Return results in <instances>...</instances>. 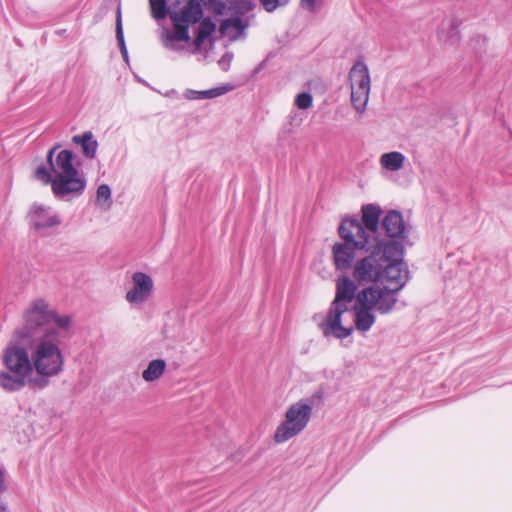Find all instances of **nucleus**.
Returning <instances> with one entry per match:
<instances>
[{"label": "nucleus", "instance_id": "1a4fd4ad", "mask_svg": "<svg viewBox=\"0 0 512 512\" xmlns=\"http://www.w3.org/2000/svg\"><path fill=\"white\" fill-rule=\"evenodd\" d=\"M373 245H376L373 243ZM381 246H373L368 251L370 254L358 260L352 271L353 279L359 284L377 285L383 273L384 243Z\"/></svg>", "mask_w": 512, "mask_h": 512}, {"label": "nucleus", "instance_id": "393cba45", "mask_svg": "<svg viewBox=\"0 0 512 512\" xmlns=\"http://www.w3.org/2000/svg\"><path fill=\"white\" fill-rule=\"evenodd\" d=\"M313 104V98L310 93L303 92L296 96L295 105L302 110L310 108Z\"/></svg>", "mask_w": 512, "mask_h": 512}, {"label": "nucleus", "instance_id": "473e14b6", "mask_svg": "<svg viewBox=\"0 0 512 512\" xmlns=\"http://www.w3.org/2000/svg\"><path fill=\"white\" fill-rule=\"evenodd\" d=\"M5 470L2 466H0V492L5 491Z\"/></svg>", "mask_w": 512, "mask_h": 512}, {"label": "nucleus", "instance_id": "72a5a7b5", "mask_svg": "<svg viewBox=\"0 0 512 512\" xmlns=\"http://www.w3.org/2000/svg\"><path fill=\"white\" fill-rule=\"evenodd\" d=\"M206 39H207V37L202 36V35L197 33V36H196L195 41H194V44H195L196 48L199 49Z\"/></svg>", "mask_w": 512, "mask_h": 512}, {"label": "nucleus", "instance_id": "f03ea898", "mask_svg": "<svg viewBox=\"0 0 512 512\" xmlns=\"http://www.w3.org/2000/svg\"><path fill=\"white\" fill-rule=\"evenodd\" d=\"M60 145L47 153L49 170L45 166L36 169V178L44 184H51L55 197L62 200L79 197L86 188V179L73 164V152L68 149L58 151Z\"/></svg>", "mask_w": 512, "mask_h": 512}, {"label": "nucleus", "instance_id": "5701e85b", "mask_svg": "<svg viewBox=\"0 0 512 512\" xmlns=\"http://www.w3.org/2000/svg\"><path fill=\"white\" fill-rule=\"evenodd\" d=\"M115 30H116V39L119 44L120 52H125L127 50V48H126V44H125V40H124L120 9L117 10Z\"/></svg>", "mask_w": 512, "mask_h": 512}, {"label": "nucleus", "instance_id": "0eeeda50", "mask_svg": "<svg viewBox=\"0 0 512 512\" xmlns=\"http://www.w3.org/2000/svg\"><path fill=\"white\" fill-rule=\"evenodd\" d=\"M382 286L400 292L409 280V271L403 261L404 245L398 240L384 243Z\"/></svg>", "mask_w": 512, "mask_h": 512}, {"label": "nucleus", "instance_id": "f8f14e48", "mask_svg": "<svg viewBox=\"0 0 512 512\" xmlns=\"http://www.w3.org/2000/svg\"><path fill=\"white\" fill-rule=\"evenodd\" d=\"M154 282L151 276L143 272L132 275V287L126 292L125 299L132 305L145 303L153 293Z\"/></svg>", "mask_w": 512, "mask_h": 512}, {"label": "nucleus", "instance_id": "dca6fc26", "mask_svg": "<svg viewBox=\"0 0 512 512\" xmlns=\"http://www.w3.org/2000/svg\"><path fill=\"white\" fill-rule=\"evenodd\" d=\"M72 143L81 146L83 155L88 159H94L96 156L98 142L94 138L91 131H86L82 134L74 135Z\"/></svg>", "mask_w": 512, "mask_h": 512}, {"label": "nucleus", "instance_id": "cd10ccee", "mask_svg": "<svg viewBox=\"0 0 512 512\" xmlns=\"http://www.w3.org/2000/svg\"><path fill=\"white\" fill-rule=\"evenodd\" d=\"M448 26L450 27V33L447 36V41H450L451 43H454L458 40V30H457V24L455 21L450 20L448 22Z\"/></svg>", "mask_w": 512, "mask_h": 512}, {"label": "nucleus", "instance_id": "423d86ee", "mask_svg": "<svg viewBox=\"0 0 512 512\" xmlns=\"http://www.w3.org/2000/svg\"><path fill=\"white\" fill-rule=\"evenodd\" d=\"M343 242L333 245L332 254L337 270L346 271L351 268L355 259V251L365 249L368 251L373 246L363 236V229L357 219H345L338 228Z\"/></svg>", "mask_w": 512, "mask_h": 512}, {"label": "nucleus", "instance_id": "39448f33", "mask_svg": "<svg viewBox=\"0 0 512 512\" xmlns=\"http://www.w3.org/2000/svg\"><path fill=\"white\" fill-rule=\"evenodd\" d=\"M2 363L6 370L0 371V387L7 392L22 390L29 385L33 365L31 354L20 343L13 342L2 351Z\"/></svg>", "mask_w": 512, "mask_h": 512}, {"label": "nucleus", "instance_id": "f704fd0d", "mask_svg": "<svg viewBox=\"0 0 512 512\" xmlns=\"http://www.w3.org/2000/svg\"><path fill=\"white\" fill-rule=\"evenodd\" d=\"M266 62H267V60H266V59H265V60H263L262 62H260V63L258 64V66L255 68V70H254L253 74H254V75L258 74V73H259V72H260V71L265 67Z\"/></svg>", "mask_w": 512, "mask_h": 512}, {"label": "nucleus", "instance_id": "4be33fe9", "mask_svg": "<svg viewBox=\"0 0 512 512\" xmlns=\"http://www.w3.org/2000/svg\"><path fill=\"white\" fill-rule=\"evenodd\" d=\"M231 90V86L223 85L208 90L200 91V99H212L224 95Z\"/></svg>", "mask_w": 512, "mask_h": 512}, {"label": "nucleus", "instance_id": "aec40b11", "mask_svg": "<svg viewBox=\"0 0 512 512\" xmlns=\"http://www.w3.org/2000/svg\"><path fill=\"white\" fill-rule=\"evenodd\" d=\"M111 189L107 184H101L97 188L96 192V201L98 205L103 207L104 209H108L111 205Z\"/></svg>", "mask_w": 512, "mask_h": 512}, {"label": "nucleus", "instance_id": "20e7f679", "mask_svg": "<svg viewBox=\"0 0 512 512\" xmlns=\"http://www.w3.org/2000/svg\"><path fill=\"white\" fill-rule=\"evenodd\" d=\"M357 284L355 280L343 275L336 282V294L332 301L325 319L319 324L325 337H334L336 339H345L353 332L352 325H344L345 315L353 314L349 308L354 300L357 303Z\"/></svg>", "mask_w": 512, "mask_h": 512}, {"label": "nucleus", "instance_id": "9d476101", "mask_svg": "<svg viewBox=\"0 0 512 512\" xmlns=\"http://www.w3.org/2000/svg\"><path fill=\"white\" fill-rule=\"evenodd\" d=\"M349 79L351 102L357 112L363 113L370 93V75L367 65L362 61L356 62L350 70Z\"/></svg>", "mask_w": 512, "mask_h": 512}, {"label": "nucleus", "instance_id": "6ab92c4d", "mask_svg": "<svg viewBox=\"0 0 512 512\" xmlns=\"http://www.w3.org/2000/svg\"><path fill=\"white\" fill-rule=\"evenodd\" d=\"M174 26V33L169 36L170 40H174L177 42H188L190 40L189 36V25L180 23V22H172Z\"/></svg>", "mask_w": 512, "mask_h": 512}, {"label": "nucleus", "instance_id": "a211bd4d", "mask_svg": "<svg viewBox=\"0 0 512 512\" xmlns=\"http://www.w3.org/2000/svg\"><path fill=\"white\" fill-rule=\"evenodd\" d=\"M166 369V362L163 359L152 360L148 367L142 372V378L147 382L159 379Z\"/></svg>", "mask_w": 512, "mask_h": 512}, {"label": "nucleus", "instance_id": "a878e982", "mask_svg": "<svg viewBox=\"0 0 512 512\" xmlns=\"http://www.w3.org/2000/svg\"><path fill=\"white\" fill-rule=\"evenodd\" d=\"M264 9L271 13L279 7H284L289 3V0H260Z\"/></svg>", "mask_w": 512, "mask_h": 512}, {"label": "nucleus", "instance_id": "4468645a", "mask_svg": "<svg viewBox=\"0 0 512 512\" xmlns=\"http://www.w3.org/2000/svg\"><path fill=\"white\" fill-rule=\"evenodd\" d=\"M381 228L392 239L405 240L409 234V228L406 226L402 214L396 210L389 211L383 217Z\"/></svg>", "mask_w": 512, "mask_h": 512}, {"label": "nucleus", "instance_id": "f257e3e1", "mask_svg": "<svg viewBox=\"0 0 512 512\" xmlns=\"http://www.w3.org/2000/svg\"><path fill=\"white\" fill-rule=\"evenodd\" d=\"M23 320L15 336L29 346L33 370L38 375L29 380V387L43 389L49 384L48 378L63 371L61 344L70 337L71 317L58 315L45 299L38 298L26 308Z\"/></svg>", "mask_w": 512, "mask_h": 512}, {"label": "nucleus", "instance_id": "2f4dec72", "mask_svg": "<svg viewBox=\"0 0 512 512\" xmlns=\"http://www.w3.org/2000/svg\"><path fill=\"white\" fill-rule=\"evenodd\" d=\"M232 59V56L228 55V54H225L221 60L219 61V64L222 66V68L224 70H227L228 69V66H229V63Z\"/></svg>", "mask_w": 512, "mask_h": 512}, {"label": "nucleus", "instance_id": "ddd939ff", "mask_svg": "<svg viewBox=\"0 0 512 512\" xmlns=\"http://www.w3.org/2000/svg\"><path fill=\"white\" fill-rule=\"evenodd\" d=\"M381 214V209L379 206L374 204H367L362 207V222L358 220V224L363 229V236L367 238L368 243L372 246L373 243L376 246H381L380 244L386 243L379 239L378 236V227H379V218Z\"/></svg>", "mask_w": 512, "mask_h": 512}, {"label": "nucleus", "instance_id": "c85d7f7f", "mask_svg": "<svg viewBox=\"0 0 512 512\" xmlns=\"http://www.w3.org/2000/svg\"><path fill=\"white\" fill-rule=\"evenodd\" d=\"M225 24L232 26L238 30H243L245 28L243 21L240 17H234L225 21Z\"/></svg>", "mask_w": 512, "mask_h": 512}, {"label": "nucleus", "instance_id": "6e6552de", "mask_svg": "<svg viewBox=\"0 0 512 512\" xmlns=\"http://www.w3.org/2000/svg\"><path fill=\"white\" fill-rule=\"evenodd\" d=\"M312 406L307 400L292 404L285 413V420L277 427L274 440L284 443L300 434L309 423Z\"/></svg>", "mask_w": 512, "mask_h": 512}, {"label": "nucleus", "instance_id": "7c9ffc66", "mask_svg": "<svg viewBox=\"0 0 512 512\" xmlns=\"http://www.w3.org/2000/svg\"><path fill=\"white\" fill-rule=\"evenodd\" d=\"M199 93H200V91L187 90L186 93H185V96H186L187 99H190V100H200Z\"/></svg>", "mask_w": 512, "mask_h": 512}, {"label": "nucleus", "instance_id": "c9c22d12", "mask_svg": "<svg viewBox=\"0 0 512 512\" xmlns=\"http://www.w3.org/2000/svg\"><path fill=\"white\" fill-rule=\"evenodd\" d=\"M0 512H10L7 504L2 500H0Z\"/></svg>", "mask_w": 512, "mask_h": 512}, {"label": "nucleus", "instance_id": "bb28decb", "mask_svg": "<svg viewBox=\"0 0 512 512\" xmlns=\"http://www.w3.org/2000/svg\"><path fill=\"white\" fill-rule=\"evenodd\" d=\"M234 7L238 14L244 15L255 7V3L253 0H238Z\"/></svg>", "mask_w": 512, "mask_h": 512}, {"label": "nucleus", "instance_id": "4c0bfd02", "mask_svg": "<svg viewBox=\"0 0 512 512\" xmlns=\"http://www.w3.org/2000/svg\"><path fill=\"white\" fill-rule=\"evenodd\" d=\"M440 37H441V38H444L443 29L440 31Z\"/></svg>", "mask_w": 512, "mask_h": 512}, {"label": "nucleus", "instance_id": "2eb2a0df", "mask_svg": "<svg viewBox=\"0 0 512 512\" xmlns=\"http://www.w3.org/2000/svg\"><path fill=\"white\" fill-rule=\"evenodd\" d=\"M186 4L179 11H170L172 22H180L186 25L197 23L203 16V9L197 0H184Z\"/></svg>", "mask_w": 512, "mask_h": 512}, {"label": "nucleus", "instance_id": "b1692460", "mask_svg": "<svg viewBox=\"0 0 512 512\" xmlns=\"http://www.w3.org/2000/svg\"><path fill=\"white\" fill-rule=\"evenodd\" d=\"M215 30L216 24L208 17L204 18L200 22L197 33L208 38L215 32Z\"/></svg>", "mask_w": 512, "mask_h": 512}, {"label": "nucleus", "instance_id": "c756f323", "mask_svg": "<svg viewBox=\"0 0 512 512\" xmlns=\"http://www.w3.org/2000/svg\"><path fill=\"white\" fill-rule=\"evenodd\" d=\"M301 5L308 11H314L316 9V0H301Z\"/></svg>", "mask_w": 512, "mask_h": 512}, {"label": "nucleus", "instance_id": "f3484780", "mask_svg": "<svg viewBox=\"0 0 512 512\" xmlns=\"http://www.w3.org/2000/svg\"><path fill=\"white\" fill-rule=\"evenodd\" d=\"M405 156L398 151L384 153L380 157V165L388 171H398L403 168Z\"/></svg>", "mask_w": 512, "mask_h": 512}, {"label": "nucleus", "instance_id": "9b49d317", "mask_svg": "<svg viewBox=\"0 0 512 512\" xmlns=\"http://www.w3.org/2000/svg\"><path fill=\"white\" fill-rule=\"evenodd\" d=\"M30 227L42 237L52 235L62 223V218L50 206L34 203L28 212Z\"/></svg>", "mask_w": 512, "mask_h": 512}, {"label": "nucleus", "instance_id": "7ed1b4c3", "mask_svg": "<svg viewBox=\"0 0 512 512\" xmlns=\"http://www.w3.org/2000/svg\"><path fill=\"white\" fill-rule=\"evenodd\" d=\"M398 293L379 285H369L358 291L357 303L353 305L355 329L369 331L376 321L374 311L382 315L391 313L399 301Z\"/></svg>", "mask_w": 512, "mask_h": 512}, {"label": "nucleus", "instance_id": "412c9836", "mask_svg": "<svg viewBox=\"0 0 512 512\" xmlns=\"http://www.w3.org/2000/svg\"><path fill=\"white\" fill-rule=\"evenodd\" d=\"M152 16L159 20L164 19L167 15L166 0H149Z\"/></svg>", "mask_w": 512, "mask_h": 512}, {"label": "nucleus", "instance_id": "e433bc0d", "mask_svg": "<svg viewBox=\"0 0 512 512\" xmlns=\"http://www.w3.org/2000/svg\"><path fill=\"white\" fill-rule=\"evenodd\" d=\"M121 55H122L123 59L127 62L128 61V51L126 50L125 52H121Z\"/></svg>", "mask_w": 512, "mask_h": 512}]
</instances>
